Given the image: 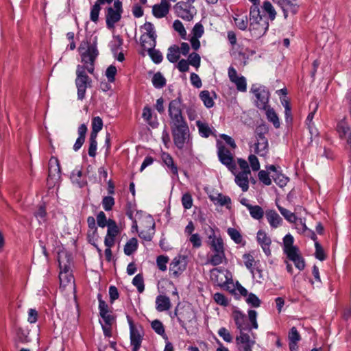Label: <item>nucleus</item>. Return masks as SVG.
<instances>
[{"instance_id": "obj_1", "label": "nucleus", "mask_w": 351, "mask_h": 351, "mask_svg": "<svg viewBox=\"0 0 351 351\" xmlns=\"http://www.w3.org/2000/svg\"><path fill=\"white\" fill-rule=\"evenodd\" d=\"M208 235V245L212 254L208 256L207 263L213 266H217L226 261L224 243L220 235H217L215 230L210 228Z\"/></svg>"}, {"instance_id": "obj_2", "label": "nucleus", "mask_w": 351, "mask_h": 351, "mask_svg": "<svg viewBox=\"0 0 351 351\" xmlns=\"http://www.w3.org/2000/svg\"><path fill=\"white\" fill-rule=\"evenodd\" d=\"M250 27L249 31L252 36L260 38L263 36L269 29L268 18L261 14L260 8H250Z\"/></svg>"}, {"instance_id": "obj_3", "label": "nucleus", "mask_w": 351, "mask_h": 351, "mask_svg": "<svg viewBox=\"0 0 351 351\" xmlns=\"http://www.w3.org/2000/svg\"><path fill=\"white\" fill-rule=\"evenodd\" d=\"M97 36H94L93 40L90 41L87 49L81 53L82 62L84 65L81 67L84 68L90 74H93L95 70V62L99 55V51L97 47Z\"/></svg>"}, {"instance_id": "obj_4", "label": "nucleus", "mask_w": 351, "mask_h": 351, "mask_svg": "<svg viewBox=\"0 0 351 351\" xmlns=\"http://www.w3.org/2000/svg\"><path fill=\"white\" fill-rule=\"evenodd\" d=\"M171 129L174 145L178 149H182L190 141V131L187 122L171 125Z\"/></svg>"}, {"instance_id": "obj_5", "label": "nucleus", "mask_w": 351, "mask_h": 351, "mask_svg": "<svg viewBox=\"0 0 351 351\" xmlns=\"http://www.w3.org/2000/svg\"><path fill=\"white\" fill-rule=\"evenodd\" d=\"M123 12L122 2L120 0H114L113 7H108L106 9V24L108 29H111L121 19Z\"/></svg>"}, {"instance_id": "obj_6", "label": "nucleus", "mask_w": 351, "mask_h": 351, "mask_svg": "<svg viewBox=\"0 0 351 351\" xmlns=\"http://www.w3.org/2000/svg\"><path fill=\"white\" fill-rule=\"evenodd\" d=\"M75 83L77 89V99L83 100L85 98L86 88L90 86L91 80L80 64L77 66Z\"/></svg>"}, {"instance_id": "obj_7", "label": "nucleus", "mask_w": 351, "mask_h": 351, "mask_svg": "<svg viewBox=\"0 0 351 351\" xmlns=\"http://www.w3.org/2000/svg\"><path fill=\"white\" fill-rule=\"evenodd\" d=\"M182 105L180 97H177L169 102L168 114L170 118V125L186 122L182 114Z\"/></svg>"}, {"instance_id": "obj_8", "label": "nucleus", "mask_w": 351, "mask_h": 351, "mask_svg": "<svg viewBox=\"0 0 351 351\" xmlns=\"http://www.w3.org/2000/svg\"><path fill=\"white\" fill-rule=\"evenodd\" d=\"M217 147L219 160L230 171L233 172V171L236 169L237 166L234 161L232 154L219 141L217 142Z\"/></svg>"}, {"instance_id": "obj_9", "label": "nucleus", "mask_w": 351, "mask_h": 351, "mask_svg": "<svg viewBox=\"0 0 351 351\" xmlns=\"http://www.w3.org/2000/svg\"><path fill=\"white\" fill-rule=\"evenodd\" d=\"M192 4L185 1L178 2L173 7L176 16L183 20L191 21L196 14V9Z\"/></svg>"}, {"instance_id": "obj_10", "label": "nucleus", "mask_w": 351, "mask_h": 351, "mask_svg": "<svg viewBox=\"0 0 351 351\" xmlns=\"http://www.w3.org/2000/svg\"><path fill=\"white\" fill-rule=\"evenodd\" d=\"M251 91L254 94L256 100V106L261 110H266L268 106L267 104L269 99V92L265 86H259L254 87L253 86Z\"/></svg>"}, {"instance_id": "obj_11", "label": "nucleus", "mask_w": 351, "mask_h": 351, "mask_svg": "<svg viewBox=\"0 0 351 351\" xmlns=\"http://www.w3.org/2000/svg\"><path fill=\"white\" fill-rule=\"evenodd\" d=\"M127 320L130 327V344L132 347V351H138L143 341V335L139 330L135 327L132 319L127 315Z\"/></svg>"}, {"instance_id": "obj_12", "label": "nucleus", "mask_w": 351, "mask_h": 351, "mask_svg": "<svg viewBox=\"0 0 351 351\" xmlns=\"http://www.w3.org/2000/svg\"><path fill=\"white\" fill-rule=\"evenodd\" d=\"M287 258L293 262L296 268L299 270H303L305 267L304 258L300 254L299 249L297 246H293L283 250Z\"/></svg>"}, {"instance_id": "obj_13", "label": "nucleus", "mask_w": 351, "mask_h": 351, "mask_svg": "<svg viewBox=\"0 0 351 351\" xmlns=\"http://www.w3.org/2000/svg\"><path fill=\"white\" fill-rule=\"evenodd\" d=\"M282 10L285 19L288 17L289 13L295 14L298 11L297 0H272Z\"/></svg>"}, {"instance_id": "obj_14", "label": "nucleus", "mask_w": 351, "mask_h": 351, "mask_svg": "<svg viewBox=\"0 0 351 351\" xmlns=\"http://www.w3.org/2000/svg\"><path fill=\"white\" fill-rule=\"evenodd\" d=\"M107 227L108 230L104 239V245L106 247H112L114 244L115 237L119 234L120 230L116 221L111 219H108Z\"/></svg>"}, {"instance_id": "obj_15", "label": "nucleus", "mask_w": 351, "mask_h": 351, "mask_svg": "<svg viewBox=\"0 0 351 351\" xmlns=\"http://www.w3.org/2000/svg\"><path fill=\"white\" fill-rule=\"evenodd\" d=\"M230 80L236 85L237 89L241 92L247 90L246 79L243 76H238L236 69L230 66L228 70Z\"/></svg>"}, {"instance_id": "obj_16", "label": "nucleus", "mask_w": 351, "mask_h": 351, "mask_svg": "<svg viewBox=\"0 0 351 351\" xmlns=\"http://www.w3.org/2000/svg\"><path fill=\"white\" fill-rule=\"evenodd\" d=\"M195 317V313L190 306L188 305L180 308L178 322L182 328L186 329V323L191 322Z\"/></svg>"}, {"instance_id": "obj_17", "label": "nucleus", "mask_w": 351, "mask_h": 351, "mask_svg": "<svg viewBox=\"0 0 351 351\" xmlns=\"http://www.w3.org/2000/svg\"><path fill=\"white\" fill-rule=\"evenodd\" d=\"M141 28L145 30V34H143L140 38L141 45L145 46V43H147L145 37L148 36L151 39V41L148 43L149 45H151L152 47H156L157 36L154 29V25L151 22H146L141 27Z\"/></svg>"}, {"instance_id": "obj_18", "label": "nucleus", "mask_w": 351, "mask_h": 351, "mask_svg": "<svg viewBox=\"0 0 351 351\" xmlns=\"http://www.w3.org/2000/svg\"><path fill=\"white\" fill-rule=\"evenodd\" d=\"M236 343L239 351H252L255 341L251 339L248 334L241 332L240 335L236 337Z\"/></svg>"}, {"instance_id": "obj_19", "label": "nucleus", "mask_w": 351, "mask_h": 351, "mask_svg": "<svg viewBox=\"0 0 351 351\" xmlns=\"http://www.w3.org/2000/svg\"><path fill=\"white\" fill-rule=\"evenodd\" d=\"M256 143L254 145V152L260 156H266L268 152V141L263 133H258Z\"/></svg>"}, {"instance_id": "obj_20", "label": "nucleus", "mask_w": 351, "mask_h": 351, "mask_svg": "<svg viewBox=\"0 0 351 351\" xmlns=\"http://www.w3.org/2000/svg\"><path fill=\"white\" fill-rule=\"evenodd\" d=\"M161 160L167 168V171L174 177H178V167L173 157L169 153L162 152Z\"/></svg>"}, {"instance_id": "obj_21", "label": "nucleus", "mask_w": 351, "mask_h": 351, "mask_svg": "<svg viewBox=\"0 0 351 351\" xmlns=\"http://www.w3.org/2000/svg\"><path fill=\"white\" fill-rule=\"evenodd\" d=\"M257 242L261 246L264 253L266 256H269L271 255L270 245L271 243V238L267 234V233L259 230L257 232Z\"/></svg>"}, {"instance_id": "obj_22", "label": "nucleus", "mask_w": 351, "mask_h": 351, "mask_svg": "<svg viewBox=\"0 0 351 351\" xmlns=\"http://www.w3.org/2000/svg\"><path fill=\"white\" fill-rule=\"evenodd\" d=\"M265 217L271 228L276 229L282 224V218L275 210H267Z\"/></svg>"}, {"instance_id": "obj_23", "label": "nucleus", "mask_w": 351, "mask_h": 351, "mask_svg": "<svg viewBox=\"0 0 351 351\" xmlns=\"http://www.w3.org/2000/svg\"><path fill=\"white\" fill-rule=\"evenodd\" d=\"M170 4L167 0H161L159 4H156L152 8L153 15L160 19L165 17L169 11Z\"/></svg>"}, {"instance_id": "obj_24", "label": "nucleus", "mask_w": 351, "mask_h": 351, "mask_svg": "<svg viewBox=\"0 0 351 351\" xmlns=\"http://www.w3.org/2000/svg\"><path fill=\"white\" fill-rule=\"evenodd\" d=\"M233 317L237 328L240 330V333L250 329L245 314L239 311H234L233 312Z\"/></svg>"}, {"instance_id": "obj_25", "label": "nucleus", "mask_w": 351, "mask_h": 351, "mask_svg": "<svg viewBox=\"0 0 351 351\" xmlns=\"http://www.w3.org/2000/svg\"><path fill=\"white\" fill-rule=\"evenodd\" d=\"M186 264L180 260V257L173 258L169 265V271L175 277H178L185 269Z\"/></svg>"}, {"instance_id": "obj_26", "label": "nucleus", "mask_w": 351, "mask_h": 351, "mask_svg": "<svg viewBox=\"0 0 351 351\" xmlns=\"http://www.w3.org/2000/svg\"><path fill=\"white\" fill-rule=\"evenodd\" d=\"M49 178L58 180L60 178V166L57 158L51 157L49 162Z\"/></svg>"}, {"instance_id": "obj_27", "label": "nucleus", "mask_w": 351, "mask_h": 351, "mask_svg": "<svg viewBox=\"0 0 351 351\" xmlns=\"http://www.w3.org/2000/svg\"><path fill=\"white\" fill-rule=\"evenodd\" d=\"M142 117L153 128H157L159 125L156 116L153 115L152 110L147 106L143 109Z\"/></svg>"}, {"instance_id": "obj_28", "label": "nucleus", "mask_w": 351, "mask_h": 351, "mask_svg": "<svg viewBox=\"0 0 351 351\" xmlns=\"http://www.w3.org/2000/svg\"><path fill=\"white\" fill-rule=\"evenodd\" d=\"M87 126L85 124H81L77 128L78 137L73 145V149L77 152L83 145L85 141L86 134L87 133Z\"/></svg>"}, {"instance_id": "obj_29", "label": "nucleus", "mask_w": 351, "mask_h": 351, "mask_svg": "<svg viewBox=\"0 0 351 351\" xmlns=\"http://www.w3.org/2000/svg\"><path fill=\"white\" fill-rule=\"evenodd\" d=\"M171 308V301L169 297L159 295L156 298V308L158 312H163Z\"/></svg>"}, {"instance_id": "obj_30", "label": "nucleus", "mask_w": 351, "mask_h": 351, "mask_svg": "<svg viewBox=\"0 0 351 351\" xmlns=\"http://www.w3.org/2000/svg\"><path fill=\"white\" fill-rule=\"evenodd\" d=\"M208 197L215 204H218L221 206H226L228 208V206L231 204L230 197L226 195H223L220 193L210 194L208 195Z\"/></svg>"}, {"instance_id": "obj_31", "label": "nucleus", "mask_w": 351, "mask_h": 351, "mask_svg": "<svg viewBox=\"0 0 351 351\" xmlns=\"http://www.w3.org/2000/svg\"><path fill=\"white\" fill-rule=\"evenodd\" d=\"M250 173H246V172H239L235 176V182L236 184L241 188L243 192H245L249 189V180H248V175Z\"/></svg>"}, {"instance_id": "obj_32", "label": "nucleus", "mask_w": 351, "mask_h": 351, "mask_svg": "<svg viewBox=\"0 0 351 351\" xmlns=\"http://www.w3.org/2000/svg\"><path fill=\"white\" fill-rule=\"evenodd\" d=\"M71 180L73 184L79 188H82L86 184V181L82 178L81 169L75 168L71 174Z\"/></svg>"}, {"instance_id": "obj_33", "label": "nucleus", "mask_w": 351, "mask_h": 351, "mask_svg": "<svg viewBox=\"0 0 351 351\" xmlns=\"http://www.w3.org/2000/svg\"><path fill=\"white\" fill-rule=\"evenodd\" d=\"M233 19L235 25L242 31L246 30L248 25L250 26V19L248 20L246 14H235Z\"/></svg>"}, {"instance_id": "obj_34", "label": "nucleus", "mask_w": 351, "mask_h": 351, "mask_svg": "<svg viewBox=\"0 0 351 351\" xmlns=\"http://www.w3.org/2000/svg\"><path fill=\"white\" fill-rule=\"evenodd\" d=\"M236 53H237L238 57H237V58L240 61V65L243 67L246 66L250 56H249L247 52L244 51V47L238 45L236 50L233 51V54Z\"/></svg>"}, {"instance_id": "obj_35", "label": "nucleus", "mask_w": 351, "mask_h": 351, "mask_svg": "<svg viewBox=\"0 0 351 351\" xmlns=\"http://www.w3.org/2000/svg\"><path fill=\"white\" fill-rule=\"evenodd\" d=\"M261 8L263 12L268 14V16H267L268 18V21L270 20L271 21H273L275 20L277 13L270 1H265Z\"/></svg>"}, {"instance_id": "obj_36", "label": "nucleus", "mask_w": 351, "mask_h": 351, "mask_svg": "<svg viewBox=\"0 0 351 351\" xmlns=\"http://www.w3.org/2000/svg\"><path fill=\"white\" fill-rule=\"evenodd\" d=\"M167 60L171 63H176L180 58V49L174 45L169 47L167 54Z\"/></svg>"}, {"instance_id": "obj_37", "label": "nucleus", "mask_w": 351, "mask_h": 351, "mask_svg": "<svg viewBox=\"0 0 351 351\" xmlns=\"http://www.w3.org/2000/svg\"><path fill=\"white\" fill-rule=\"evenodd\" d=\"M247 210L250 216L256 220L261 219L264 216V210L263 208L258 205H251L247 206Z\"/></svg>"}, {"instance_id": "obj_38", "label": "nucleus", "mask_w": 351, "mask_h": 351, "mask_svg": "<svg viewBox=\"0 0 351 351\" xmlns=\"http://www.w3.org/2000/svg\"><path fill=\"white\" fill-rule=\"evenodd\" d=\"M227 233L230 237V239L237 244H245V241H243V239L241 232L234 228H228L227 229Z\"/></svg>"}, {"instance_id": "obj_39", "label": "nucleus", "mask_w": 351, "mask_h": 351, "mask_svg": "<svg viewBox=\"0 0 351 351\" xmlns=\"http://www.w3.org/2000/svg\"><path fill=\"white\" fill-rule=\"evenodd\" d=\"M265 110L268 121L272 123L276 128H280V120L275 110L270 107H267Z\"/></svg>"}, {"instance_id": "obj_40", "label": "nucleus", "mask_w": 351, "mask_h": 351, "mask_svg": "<svg viewBox=\"0 0 351 351\" xmlns=\"http://www.w3.org/2000/svg\"><path fill=\"white\" fill-rule=\"evenodd\" d=\"M152 328L156 333L162 337L163 339L167 340L168 337L165 333V327L162 323L158 320L155 319L151 323Z\"/></svg>"}, {"instance_id": "obj_41", "label": "nucleus", "mask_w": 351, "mask_h": 351, "mask_svg": "<svg viewBox=\"0 0 351 351\" xmlns=\"http://www.w3.org/2000/svg\"><path fill=\"white\" fill-rule=\"evenodd\" d=\"M196 125L198 128L199 134L202 137L208 138L211 134L212 130L208 124L203 123L201 121H196Z\"/></svg>"}, {"instance_id": "obj_42", "label": "nucleus", "mask_w": 351, "mask_h": 351, "mask_svg": "<svg viewBox=\"0 0 351 351\" xmlns=\"http://www.w3.org/2000/svg\"><path fill=\"white\" fill-rule=\"evenodd\" d=\"M152 82L156 88L160 89L166 85L167 80L160 72H157L154 75Z\"/></svg>"}, {"instance_id": "obj_43", "label": "nucleus", "mask_w": 351, "mask_h": 351, "mask_svg": "<svg viewBox=\"0 0 351 351\" xmlns=\"http://www.w3.org/2000/svg\"><path fill=\"white\" fill-rule=\"evenodd\" d=\"M243 259L245 267L250 270L252 274H254V267L257 266V263L255 262L254 258L250 254H245L243 255Z\"/></svg>"}, {"instance_id": "obj_44", "label": "nucleus", "mask_w": 351, "mask_h": 351, "mask_svg": "<svg viewBox=\"0 0 351 351\" xmlns=\"http://www.w3.org/2000/svg\"><path fill=\"white\" fill-rule=\"evenodd\" d=\"M154 47L149 45L148 54L155 64H160L162 61L163 56L162 53L159 50L155 49Z\"/></svg>"}, {"instance_id": "obj_45", "label": "nucleus", "mask_w": 351, "mask_h": 351, "mask_svg": "<svg viewBox=\"0 0 351 351\" xmlns=\"http://www.w3.org/2000/svg\"><path fill=\"white\" fill-rule=\"evenodd\" d=\"M138 248V241L136 238L130 239L124 246V253L130 256L135 251H136Z\"/></svg>"}, {"instance_id": "obj_46", "label": "nucleus", "mask_w": 351, "mask_h": 351, "mask_svg": "<svg viewBox=\"0 0 351 351\" xmlns=\"http://www.w3.org/2000/svg\"><path fill=\"white\" fill-rule=\"evenodd\" d=\"M337 131L341 138H344L350 131V127L344 119H342L337 123Z\"/></svg>"}, {"instance_id": "obj_47", "label": "nucleus", "mask_w": 351, "mask_h": 351, "mask_svg": "<svg viewBox=\"0 0 351 351\" xmlns=\"http://www.w3.org/2000/svg\"><path fill=\"white\" fill-rule=\"evenodd\" d=\"M92 130L90 134L97 136L98 132L103 128V121L99 117H95L91 121Z\"/></svg>"}, {"instance_id": "obj_48", "label": "nucleus", "mask_w": 351, "mask_h": 351, "mask_svg": "<svg viewBox=\"0 0 351 351\" xmlns=\"http://www.w3.org/2000/svg\"><path fill=\"white\" fill-rule=\"evenodd\" d=\"M199 97L207 108H210L214 106L215 103L213 99L210 96V93L208 90L202 91L199 94Z\"/></svg>"}, {"instance_id": "obj_49", "label": "nucleus", "mask_w": 351, "mask_h": 351, "mask_svg": "<svg viewBox=\"0 0 351 351\" xmlns=\"http://www.w3.org/2000/svg\"><path fill=\"white\" fill-rule=\"evenodd\" d=\"M278 208L280 214L287 221L290 223H296V221H298V217L293 213L280 206H278Z\"/></svg>"}, {"instance_id": "obj_50", "label": "nucleus", "mask_w": 351, "mask_h": 351, "mask_svg": "<svg viewBox=\"0 0 351 351\" xmlns=\"http://www.w3.org/2000/svg\"><path fill=\"white\" fill-rule=\"evenodd\" d=\"M123 43V40L119 36H116L114 40L110 43V47L114 56H117L119 51L121 49Z\"/></svg>"}, {"instance_id": "obj_51", "label": "nucleus", "mask_w": 351, "mask_h": 351, "mask_svg": "<svg viewBox=\"0 0 351 351\" xmlns=\"http://www.w3.org/2000/svg\"><path fill=\"white\" fill-rule=\"evenodd\" d=\"M132 285L136 287L139 293H143L145 289L143 276L142 274H138L132 280Z\"/></svg>"}, {"instance_id": "obj_52", "label": "nucleus", "mask_w": 351, "mask_h": 351, "mask_svg": "<svg viewBox=\"0 0 351 351\" xmlns=\"http://www.w3.org/2000/svg\"><path fill=\"white\" fill-rule=\"evenodd\" d=\"M97 136L90 134L88 153L90 157H95L96 156V152L97 149Z\"/></svg>"}, {"instance_id": "obj_53", "label": "nucleus", "mask_w": 351, "mask_h": 351, "mask_svg": "<svg viewBox=\"0 0 351 351\" xmlns=\"http://www.w3.org/2000/svg\"><path fill=\"white\" fill-rule=\"evenodd\" d=\"M155 223L152 221V225L148 231L142 230L139 232L138 236L140 238L145 241H150L153 238L154 234Z\"/></svg>"}, {"instance_id": "obj_54", "label": "nucleus", "mask_w": 351, "mask_h": 351, "mask_svg": "<svg viewBox=\"0 0 351 351\" xmlns=\"http://www.w3.org/2000/svg\"><path fill=\"white\" fill-rule=\"evenodd\" d=\"M272 178L275 183L280 187L285 186L289 181V178L285 175L282 174L280 172L278 173L277 174H273Z\"/></svg>"}, {"instance_id": "obj_55", "label": "nucleus", "mask_w": 351, "mask_h": 351, "mask_svg": "<svg viewBox=\"0 0 351 351\" xmlns=\"http://www.w3.org/2000/svg\"><path fill=\"white\" fill-rule=\"evenodd\" d=\"M101 5L97 3H95V4L91 7L90 13V19L94 22L97 23L99 20V15L101 10Z\"/></svg>"}, {"instance_id": "obj_56", "label": "nucleus", "mask_w": 351, "mask_h": 351, "mask_svg": "<svg viewBox=\"0 0 351 351\" xmlns=\"http://www.w3.org/2000/svg\"><path fill=\"white\" fill-rule=\"evenodd\" d=\"M101 204L106 211H110L115 204L114 198L112 196H105L103 197Z\"/></svg>"}, {"instance_id": "obj_57", "label": "nucleus", "mask_w": 351, "mask_h": 351, "mask_svg": "<svg viewBox=\"0 0 351 351\" xmlns=\"http://www.w3.org/2000/svg\"><path fill=\"white\" fill-rule=\"evenodd\" d=\"M59 280L60 287H66L69 283L73 282V277L71 273H60Z\"/></svg>"}, {"instance_id": "obj_58", "label": "nucleus", "mask_w": 351, "mask_h": 351, "mask_svg": "<svg viewBox=\"0 0 351 351\" xmlns=\"http://www.w3.org/2000/svg\"><path fill=\"white\" fill-rule=\"evenodd\" d=\"M288 338L289 340V343H298V341H300V335L295 326H293L290 329L288 335Z\"/></svg>"}, {"instance_id": "obj_59", "label": "nucleus", "mask_w": 351, "mask_h": 351, "mask_svg": "<svg viewBox=\"0 0 351 351\" xmlns=\"http://www.w3.org/2000/svg\"><path fill=\"white\" fill-rule=\"evenodd\" d=\"M188 62L189 64L197 69L200 66L201 58L198 53L193 52L189 54Z\"/></svg>"}, {"instance_id": "obj_60", "label": "nucleus", "mask_w": 351, "mask_h": 351, "mask_svg": "<svg viewBox=\"0 0 351 351\" xmlns=\"http://www.w3.org/2000/svg\"><path fill=\"white\" fill-rule=\"evenodd\" d=\"M213 300L215 302L221 306H227L228 305V300L224 294L221 293H216L213 295Z\"/></svg>"}, {"instance_id": "obj_61", "label": "nucleus", "mask_w": 351, "mask_h": 351, "mask_svg": "<svg viewBox=\"0 0 351 351\" xmlns=\"http://www.w3.org/2000/svg\"><path fill=\"white\" fill-rule=\"evenodd\" d=\"M117 72V68L114 65H110L107 68L106 71V76L108 79V82L112 83L114 82Z\"/></svg>"}, {"instance_id": "obj_62", "label": "nucleus", "mask_w": 351, "mask_h": 351, "mask_svg": "<svg viewBox=\"0 0 351 351\" xmlns=\"http://www.w3.org/2000/svg\"><path fill=\"white\" fill-rule=\"evenodd\" d=\"M246 302L254 308L258 307L261 304V300L259 298L252 293L248 294L246 298Z\"/></svg>"}, {"instance_id": "obj_63", "label": "nucleus", "mask_w": 351, "mask_h": 351, "mask_svg": "<svg viewBox=\"0 0 351 351\" xmlns=\"http://www.w3.org/2000/svg\"><path fill=\"white\" fill-rule=\"evenodd\" d=\"M169 258L166 256L160 255L156 258V264L158 269L162 271L167 270V263Z\"/></svg>"}, {"instance_id": "obj_64", "label": "nucleus", "mask_w": 351, "mask_h": 351, "mask_svg": "<svg viewBox=\"0 0 351 351\" xmlns=\"http://www.w3.org/2000/svg\"><path fill=\"white\" fill-rule=\"evenodd\" d=\"M182 204L186 209H190L193 206V198L190 193H186L182 197Z\"/></svg>"}]
</instances>
